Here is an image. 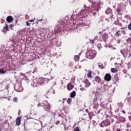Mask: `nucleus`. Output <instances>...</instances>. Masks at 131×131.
<instances>
[{"instance_id": "obj_1", "label": "nucleus", "mask_w": 131, "mask_h": 131, "mask_svg": "<svg viewBox=\"0 0 131 131\" xmlns=\"http://www.w3.org/2000/svg\"><path fill=\"white\" fill-rule=\"evenodd\" d=\"M42 83H43V79L39 78L38 80H35L32 83V85L34 88H36L37 86H39V85H42Z\"/></svg>"}, {"instance_id": "obj_2", "label": "nucleus", "mask_w": 131, "mask_h": 131, "mask_svg": "<svg viewBox=\"0 0 131 131\" xmlns=\"http://www.w3.org/2000/svg\"><path fill=\"white\" fill-rule=\"evenodd\" d=\"M42 106L43 107L45 111H50V110H51V106L50 105V103L48 102V101H43L42 102Z\"/></svg>"}, {"instance_id": "obj_3", "label": "nucleus", "mask_w": 131, "mask_h": 131, "mask_svg": "<svg viewBox=\"0 0 131 131\" xmlns=\"http://www.w3.org/2000/svg\"><path fill=\"white\" fill-rule=\"evenodd\" d=\"M14 90L18 92V93H21L23 92V87H22V84L21 83H17L14 85Z\"/></svg>"}, {"instance_id": "obj_4", "label": "nucleus", "mask_w": 131, "mask_h": 131, "mask_svg": "<svg viewBox=\"0 0 131 131\" xmlns=\"http://www.w3.org/2000/svg\"><path fill=\"white\" fill-rule=\"evenodd\" d=\"M96 55H97V52L96 51L93 50L89 52V54L88 55V57L89 59H94V58L96 57Z\"/></svg>"}, {"instance_id": "obj_5", "label": "nucleus", "mask_w": 131, "mask_h": 131, "mask_svg": "<svg viewBox=\"0 0 131 131\" xmlns=\"http://www.w3.org/2000/svg\"><path fill=\"white\" fill-rule=\"evenodd\" d=\"M85 10L81 11L79 13H78L76 15V17H78V19L81 20V18H83L84 17V14H85Z\"/></svg>"}, {"instance_id": "obj_6", "label": "nucleus", "mask_w": 131, "mask_h": 131, "mask_svg": "<svg viewBox=\"0 0 131 131\" xmlns=\"http://www.w3.org/2000/svg\"><path fill=\"white\" fill-rule=\"evenodd\" d=\"M110 125V122L108 120H105L102 121L100 124L101 127H104V126H108Z\"/></svg>"}, {"instance_id": "obj_7", "label": "nucleus", "mask_w": 131, "mask_h": 131, "mask_svg": "<svg viewBox=\"0 0 131 131\" xmlns=\"http://www.w3.org/2000/svg\"><path fill=\"white\" fill-rule=\"evenodd\" d=\"M111 75L110 74H106L104 76V80L106 81H110L111 80Z\"/></svg>"}, {"instance_id": "obj_8", "label": "nucleus", "mask_w": 131, "mask_h": 131, "mask_svg": "<svg viewBox=\"0 0 131 131\" xmlns=\"http://www.w3.org/2000/svg\"><path fill=\"white\" fill-rule=\"evenodd\" d=\"M116 11L118 15H122V7L119 6L118 7Z\"/></svg>"}, {"instance_id": "obj_9", "label": "nucleus", "mask_w": 131, "mask_h": 131, "mask_svg": "<svg viewBox=\"0 0 131 131\" xmlns=\"http://www.w3.org/2000/svg\"><path fill=\"white\" fill-rule=\"evenodd\" d=\"M67 89L68 91H71L73 89H74V85L70 83H69L67 85Z\"/></svg>"}, {"instance_id": "obj_10", "label": "nucleus", "mask_w": 131, "mask_h": 131, "mask_svg": "<svg viewBox=\"0 0 131 131\" xmlns=\"http://www.w3.org/2000/svg\"><path fill=\"white\" fill-rule=\"evenodd\" d=\"M22 118L21 117H18L16 119V125H20L21 124V119Z\"/></svg>"}, {"instance_id": "obj_11", "label": "nucleus", "mask_w": 131, "mask_h": 131, "mask_svg": "<svg viewBox=\"0 0 131 131\" xmlns=\"http://www.w3.org/2000/svg\"><path fill=\"white\" fill-rule=\"evenodd\" d=\"M14 18L12 16H8L6 18V21L8 22V23H11V22H13Z\"/></svg>"}, {"instance_id": "obj_12", "label": "nucleus", "mask_w": 131, "mask_h": 131, "mask_svg": "<svg viewBox=\"0 0 131 131\" xmlns=\"http://www.w3.org/2000/svg\"><path fill=\"white\" fill-rule=\"evenodd\" d=\"M91 13H92L93 16L96 17V15H97V13H99V10L98 9H94L92 10Z\"/></svg>"}, {"instance_id": "obj_13", "label": "nucleus", "mask_w": 131, "mask_h": 131, "mask_svg": "<svg viewBox=\"0 0 131 131\" xmlns=\"http://www.w3.org/2000/svg\"><path fill=\"white\" fill-rule=\"evenodd\" d=\"M7 23H8V22L5 23V27L3 29V32H7V31H9V26Z\"/></svg>"}, {"instance_id": "obj_14", "label": "nucleus", "mask_w": 131, "mask_h": 131, "mask_svg": "<svg viewBox=\"0 0 131 131\" xmlns=\"http://www.w3.org/2000/svg\"><path fill=\"white\" fill-rule=\"evenodd\" d=\"M84 83L85 84V88H89V86H91V82H89V80H84Z\"/></svg>"}, {"instance_id": "obj_15", "label": "nucleus", "mask_w": 131, "mask_h": 131, "mask_svg": "<svg viewBox=\"0 0 131 131\" xmlns=\"http://www.w3.org/2000/svg\"><path fill=\"white\" fill-rule=\"evenodd\" d=\"M114 24H115V25H118V26H119V27H122V24H121V23H119V20H115Z\"/></svg>"}, {"instance_id": "obj_16", "label": "nucleus", "mask_w": 131, "mask_h": 131, "mask_svg": "<svg viewBox=\"0 0 131 131\" xmlns=\"http://www.w3.org/2000/svg\"><path fill=\"white\" fill-rule=\"evenodd\" d=\"M95 81L100 83V82L102 81V80L101 79V78L99 76H97L95 77Z\"/></svg>"}, {"instance_id": "obj_17", "label": "nucleus", "mask_w": 131, "mask_h": 131, "mask_svg": "<svg viewBox=\"0 0 131 131\" xmlns=\"http://www.w3.org/2000/svg\"><path fill=\"white\" fill-rule=\"evenodd\" d=\"M93 108H94V109H97V108H98V107H99V103H98V102L95 101V99L94 100V103H93Z\"/></svg>"}, {"instance_id": "obj_18", "label": "nucleus", "mask_w": 131, "mask_h": 131, "mask_svg": "<svg viewBox=\"0 0 131 131\" xmlns=\"http://www.w3.org/2000/svg\"><path fill=\"white\" fill-rule=\"evenodd\" d=\"M75 96H76V92H75V91H74L72 93H71L70 94L71 98H75Z\"/></svg>"}, {"instance_id": "obj_19", "label": "nucleus", "mask_w": 131, "mask_h": 131, "mask_svg": "<svg viewBox=\"0 0 131 131\" xmlns=\"http://www.w3.org/2000/svg\"><path fill=\"white\" fill-rule=\"evenodd\" d=\"M102 39H103L104 41H106L107 39H108V34H105L102 35Z\"/></svg>"}, {"instance_id": "obj_20", "label": "nucleus", "mask_w": 131, "mask_h": 131, "mask_svg": "<svg viewBox=\"0 0 131 131\" xmlns=\"http://www.w3.org/2000/svg\"><path fill=\"white\" fill-rule=\"evenodd\" d=\"M106 14L107 15H109V14H112V9L111 8H107L105 11Z\"/></svg>"}, {"instance_id": "obj_21", "label": "nucleus", "mask_w": 131, "mask_h": 131, "mask_svg": "<svg viewBox=\"0 0 131 131\" xmlns=\"http://www.w3.org/2000/svg\"><path fill=\"white\" fill-rule=\"evenodd\" d=\"M92 73L93 72L90 71L87 75L88 78H93V76H92Z\"/></svg>"}, {"instance_id": "obj_22", "label": "nucleus", "mask_w": 131, "mask_h": 131, "mask_svg": "<svg viewBox=\"0 0 131 131\" xmlns=\"http://www.w3.org/2000/svg\"><path fill=\"white\" fill-rule=\"evenodd\" d=\"M115 35H116V36H118V37L121 36V33L120 31H118L116 33Z\"/></svg>"}, {"instance_id": "obj_23", "label": "nucleus", "mask_w": 131, "mask_h": 131, "mask_svg": "<svg viewBox=\"0 0 131 131\" xmlns=\"http://www.w3.org/2000/svg\"><path fill=\"white\" fill-rule=\"evenodd\" d=\"M100 107H101V108H103V109H105L106 108V105L104 102H101L100 103Z\"/></svg>"}, {"instance_id": "obj_24", "label": "nucleus", "mask_w": 131, "mask_h": 131, "mask_svg": "<svg viewBox=\"0 0 131 131\" xmlns=\"http://www.w3.org/2000/svg\"><path fill=\"white\" fill-rule=\"evenodd\" d=\"M74 60L75 62H78V61H79V56L78 55L75 56Z\"/></svg>"}, {"instance_id": "obj_25", "label": "nucleus", "mask_w": 131, "mask_h": 131, "mask_svg": "<svg viewBox=\"0 0 131 131\" xmlns=\"http://www.w3.org/2000/svg\"><path fill=\"white\" fill-rule=\"evenodd\" d=\"M111 71L112 73H116V72H117V69L115 68H112Z\"/></svg>"}, {"instance_id": "obj_26", "label": "nucleus", "mask_w": 131, "mask_h": 131, "mask_svg": "<svg viewBox=\"0 0 131 131\" xmlns=\"http://www.w3.org/2000/svg\"><path fill=\"white\" fill-rule=\"evenodd\" d=\"M88 115L89 116L90 119H91V118H93V115H94V113L92 112H89L88 113Z\"/></svg>"}, {"instance_id": "obj_27", "label": "nucleus", "mask_w": 131, "mask_h": 131, "mask_svg": "<svg viewBox=\"0 0 131 131\" xmlns=\"http://www.w3.org/2000/svg\"><path fill=\"white\" fill-rule=\"evenodd\" d=\"M6 72L7 71H5L3 69H0V73H1V74H5V73H6Z\"/></svg>"}, {"instance_id": "obj_28", "label": "nucleus", "mask_w": 131, "mask_h": 131, "mask_svg": "<svg viewBox=\"0 0 131 131\" xmlns=\"http://www.w3.org/2000/svg\"><path fill=\"white\" fill-rule=\"evenodd\" d=\"M30 114H32L33 115H37V113L36 112V111H33L31 110Z\"/></svg>"}, {"instance_id": "obj_29", "label": "nucleus", "mask_w": 131, "mask_h": 131, "mask_svg": "<svg viewBox=\"0 0 131 131\" xmlns=\"http://www.w3.org/2000/svg\"><path fill=\"white\" fill-rule=\"evenodd\" d=\"M124 17H125L126 19H127L128 20H129V19H130V16H129V15H128V14H127V15H125Z\"/></svg>"}, {"instance_id": "obj_30", "label": "nucleus", "mask_w": 131, "mask_h": 131, "mask_svg": "<svg viewBox=\"0 0 131 131\" xmlns=\"http://www.w3.org/2000/svg\"><path fill=\"white\" fill-rule=\"evenodd\" d=\"M13 102H15V103H17L18 102V98L15 97L13 99Z\"/></svg>"}, {"instance_id": "obj_31", "label": "nucleus", "mask_w": 131, "mask_h": 131, "mask_svg": "<svg viewBox=\"0 0 131 131\" xmlns=\"http://www.w3.org/2000/svg\"><path fill=\"white\" fill-rule=\"evenodd\" d=\"M67 102L68 104H71V98L68 99Z\"/></svg>"}, {"instance_id": "obj_32", "label": "nucleus", "mask_w": 131, "mask_h": 131, "mask_svg": "<svg viewBox=\"0 0 131 131\" xmlns=\"http://www.w3.org/2000/svg\"><path fill=\"white\" fill-rule=\"evenodd\" d=\"M128 29L129 30H131V22L129 24V25L128 26Z\"/></svg>"}, {"instance_id": "obj_33", "label": "nucleus", "mask_w": 131, "mask_h": 131, "mask_svg": "<svg viewBox=\"0 0 131 131\" xmlns=\"http://www.w3.org/2000/svg\"><path fill=\"white\" fill-rule=\"evenodd\" d=\"M43 19L42 18H41V19H38L37 21H36L35 23L36 24H38V22L40 21H42Z\"/></svg>"}, {"instance_id": "obj_34", "label": "nucleus", "mask_w": 131, "mask_h": 131, "mask_svg": "<svg viewBox=\"0 0 131 131\" xmlns=\"http://www.w3.org/2000/svg\"><path fill=\"white\" fill-rule=\"evenodd\" d=\"M80 90L82 92H83V91H86V90H85L83 87L80 88Z\"/></svg>"}, {"instance_id": "obj_35", "label": "nucleus", "mask_w": 131, "mask_h": 131, "mask_svg": "<svg viewBox=\"0 0 131 131\" xmlns=\"http://www.w3.org/2000/svg\"><path fill=\"white\" fill-rule=\"evenodd\" d=\"M56 125H59L60 124V121H57L55 122Z\"/></svg>"}, {"instance_id": "obj_36", "label": "nucleus", "mask_w": 131, "mask_h": 131, "mask_svg": "<svg viewBox=\"0 0 131 131\" xmlns=\"http://www.w3.org/2000/svg\"><path fill=\"white\" fill-rule=\"evenodd\" d=\"M74 131H80V130H79V128L78 127H76V128L74 129Z\"/></svg>"}, {"instance_id": "obj_37", "label": "nucleus", "mask_w": 131, "mask_h": 131, "mask_svg": "<svg viewBox=\"0 0 131 131\" xmlns=\"http://www.w3.org/2000/svg\"><path fill=\"white\" fill-rule=\"evenodd\" d=\"M91 43H92V45H94L95 43V40H90Z\"/></svg>"}, {"instance_id": "obj_38", "label": "nucleus", "mask_w": 131, "mask_h": 131, "mask_svg": "<svg viewBox=\"0 0 131 131\" xmlns=\"http://www.w3.org/2000/svg\"><path fill=\"white\" fill-rule=\"evenodd\" d=\"M121 32L122 34H124V35L126 34V32H125V30H122Z\"/></svg>"}, {"instance_id": "obj_39", "label": "nucleus", "mask_w": 131, "mask_h": 131, "mask_svg": "<svg viewBox=\"0 0 131 131\" xmlns=\"http://www.w3.org/2000/svg\"><path fill=\"white\" fill-rule=\"evenodd\" d=\"M42 103H38V105H37V106H38V107H42Z\"/></svg>"}, {"instance_id": "obj_40", "label": "nucleus", "mask_w": 131, "mask_h": 131, "mask_svg": "<svg viewBox=\"0 0 131 131\" xmlns=\"http://www.w3.org/2000/svg\"><path fill=\"white\" fill-rule=\"evenodd\" d=\"M27 26H30V24L29 23V21L28 20L26 22Z\"/></svg>"}, {"instance_id": "obj_41", "label": "nucleus", "mask_w": 131, "mask_h": 131, "mask_svg": "<svg viewBox=\"0 0 131 131\" xmlns=\"http://www.w3.org/2000/svg\"><path fill=\"white\" fill-rule=\"evenodd\" d=\"M28 21V22H34V19H32L29 20Z\"/></svg>"}, {"instance_id": "obj_42", "label": "nucleus", "mask_w": 131, "mask_h": 131, "mask_svg": "<svg viewBox=\"0 0 131 131\" xmlns=\"http://www.w3.org/2000/svg\"><path fill=\"white\" fill-rule=\"evenodd\" d=\"M120 52H121V53L122 54V55L123 56H124V52H123V51L122 50H121Z\"/></svg>"}, {"instance_id": "obj_43", "label": "nucleus", "mask_w": 131, "mask_h": 131, "mask_svg": "<svg viewBox=\"0 0 131 131\" xmlns=\"http://www.w3.org/2000/svg\"><path fill=\"white\" fill-rule=\"evenodd\" d=\"M20 114H21V110H19L18 111V115H20Z\"/></svg>"}, {"instance_id": "obj_44", "label": "nucleus", "mask_w": 131, "mask_h": 131, "mask_svg": "<svg viewBox=\"0 0 131 131\" xmlns=\"http://www.w3.org/2000/svg\"><path fill=\"white\" fill-rule=\"evenodd\" d=\"M122 113H123V114H125V113H126L125 111L122 110Z\"/></svg>"}, {"instance_id": "obj_45", "label": "nucleus", "mask_w": 131, "mask_h": 131, "mask_svg": "<svg viewBox=\"0 0 131 131\" xmlns=\"http://www.w3.org/2000/svg\"><path fill=\"white\" fill-rule=\"evenodd\" d=\"M122 119H123V120H122V122H124V121H126L125 118H122Z\"/></svg>"}, {"instance_id": "obj_46", "label": "nucleus", "mask_w": 131, "mask_h": 131, "mask_svg": "<svg viewBox=\"0 0 131 131\" xmlns=\"http://www.w3.org/2000/svg\"><path fill=\"white\" fill-rule=\"evenodd\" d=\"M1 23L3 24V23H5V20L2 19Z\"/></svg>"}, {"instance_id": "obj_47", "label": "nucleus", "mask_w": 131, "mask_h": 131, "mask_svg": "<svg viewBox=\"0 0 131 131\" xmlns=\"http://www.w3.org/2000/svg\"><path fill=\"white\" fill-rule=\"evenodd\" d=\"M97 39H98V36L95 37L94 40H97Z\"/></svg>"}, {"instance_id": "obj_48", "label": "nucleus", "mask_w": 131, "mask_h": 131, "mask_svg": "<svg viewBox=\"0 0 131 131\" xmlns=\"http://www.w3.org/2000/svg\"><path fill=\"white\" fill-rule=\"evenodd\" d=\"M105 131H111V130L109 129H106Z\"/></svg>"}, {"instance_id": "obj_49", "label": "nucleus", "mask_w": 131, "mask_h": 131, "mask_svg": "<svg viewBox=\"0 0 131 131\" xmlns=\"http://www.w3.org/2000/svg\"><path fill=\"white\" fill-rule=\"evenodd\" d=\"M117 43H120V40H118Z\"/></svg>"}, {"instance_id": "obj_50", "label": "nucleus", "mask_w": 131, "mask_h": 131, "mask_svg": "<svg viewBox=\"0 0 131 131\" xmlns=\"http://www.w3.org/2000/svg\"><path fill=\"white\" fill-rule=\"evenodd\" d=\"M90 3H93V0H89Z\"/></svg>"}, {"instance_id": "obj_51", "label": "nucleus", "mask_w": 131, "mask_h": 131, "mask_svg": "<svg viewBox=\"0 0 131 131\" xmlns=\"http://www.w3.org/2000/svg\"><path fill=\"white\" fill-rule=\"evenodd\" d=\"M117 131H121V129H117Z\"/></svg>"}, {"instance_id": "obj_52", "label": "nucleus", "mask_w": 131, "mask_h": 131, "mask_svg": "<svg viewBox=\"0 0 131 131\" xmlns=\"http://www.w3.org/2000/svg\"><path fill=\"white\" fill-rule=\"evenodd\" d=\"M17 23H18V20H16L15 21V24H17Z\"/></svg>"}, {"instance_id": "obj_53", "label": "nucleus", "mask_w": 131, "mask_h": 131, "mask_svg": "<svg viewBox=\"0 0 131 131\" xmlns=\"http://www.w3.org/2000/svg\"><path fill=\"white\" fill-rule=\"evenodd\" d=\"M83 61H86L85 59H83L81 61V62H83Z\"/></svg>"}, {"instance_id": "obj_54", "label": "nucleus", "mask_w": 131, "mask_h": 131, "mask_svg": "<svg viewBox=\"0 0 131 131\" xmlns=\"http://www.w3.org/2000/svg\"><path fill=\"white\" fill-rule=\"evenodd\" d=\"M85 111H86V112H88V111H89V110H85Z\"/></svg>"}, {"instance_id": "obj_55", "label": "nucleus", "mask_w": 131, "mask_h": 131, "mask_svg": "<svg viewBox=\"0 0 131 131\" xmlns=\"http://www.w3.org/2000/svg\"><path fill=\"white\" fill-rule=\"evenodd\" d=\"M128 96H129L130 95V93L129 92H128Z\"/></svg>"}, {"instance_id": "obj_56", "label": "nucleus", "mask_w": 131, "mask_h": 131, "mask_svg": "<svg viewBox=\"0 0 131 131\" xmlns=\"http://www.w3.org/2000/svg\"><path fill=\"white\" fill-rule=\"evenodd\" d=\"M10 27H12L13 26V25H10Z\"/></svg>"}, {"instance_id": "obj_57", "label": "nucleus", "mask_w": 131, "mask_h": 131, "mask_svg": "<svg viewBox=\"0 0 131 131\" xmlns=\"http://www.w3.org/2000/svg\"><path fill=\"white\" fill-rule=\"evenodd\" d=\"M29 33H30V34H31V31H30Z\"/></svg>"}, {"instance_id": "obj_58", "label": "nucleus", "mask_w": 131, "mask_h": 131, "mask_svg": "<svg viewBox=\"0 0 131 131\" xmlns=\"http://www.w3.org/2000/svg\"><path fill=\"white\" fill-rule=\"evenodd\" d=\"M11 119H12V116L9 117Z\"/></svg>"}, {"instance_id": "obj_59", "label": "nucleus", "mask_w": 131, "mask_h": 131, "mask_svg": "<svg viewBox=\"0 0 131 131\" xmlns=\"http://www.w3.org/2000/svg\"><path fill=\"white\" fill-rule=\"evenodd\" d=\"M125 28H122L121 29H124Z\"/></svg>"}, {"instance_id": "obj_60", "label": "nucleus", "mask_w": 131, "mask_h": 131, "mask_svg": "<svg viewBox=\"0 0 131 131\" xmlns=\"http://www.w3.org/2000/svg\"><path fill=\"white\" fill-rule=\"evenodd\" d=\"M115 118L117 119V116H115Z\"/></svg>"}, {"instance_id": "obj_61", "label": "nucleus", "mask_w": 131, "mask_h": 131, "mask_svg": "<svg viewBox=\"0 0 131 131\" xmlns=\"http://www.w3.org/2000/svg\"><path fill=\"white\" fill-rule=\"evenodd\" d=\"M7 93L9 94V91H7Z\"/></svg>"}, {"instance_id": "obj_62", "label": "nucleus", "mask_w": 131, "mask_h": 131, "mask_svg": "<svg viewBox=\"0 0 131 131\" xmlns=\"http://www.w3.org/2000/svg\"><path fill=\"white\" fill-rule=\"evenodd\" d=\"M64 100H65V98H63V100L64 101Z\"/></svg>"}, {"instance_id": "obj_63", "label": "nucleus", "mask_w": 131, "mask_h": 131, "mask_svg": "<svg viewBox=\"0 0 131 131\" xmlns=\"http://www.w3.org/2000/svg\"><path fill=\"white\" fill-rule=\"evenodd\" d=\"M113 8H115V6H113Z\"/></svg>"}, {"instance_id": "obj_64", "label": "nucleus", "mask_w": 131, "mask_h": 131, "mask_svg": "<svg viewBox=\"0 0 131 131\" xmlns=\"http://www.w3.org/2000/svg\"><path fill=\"white\" fill-rule=\"evenodd\" d=\"M33 73H34V72H33Z\"/></svg>"}]
</instances>
